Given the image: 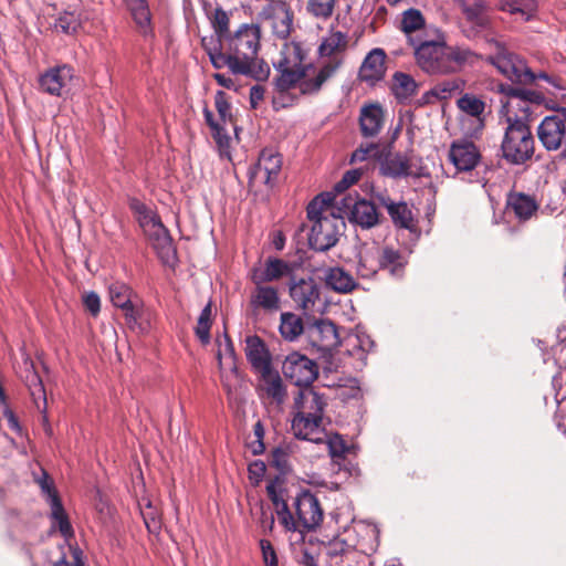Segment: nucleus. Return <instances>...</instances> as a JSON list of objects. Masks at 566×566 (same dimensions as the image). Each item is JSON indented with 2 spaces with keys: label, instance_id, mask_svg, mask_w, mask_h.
<instances>
[{
  "label": "nucleus",
  "instance_id": "6e6d98bb",
  "mask_svg": "<svg viewBox=\"0 0 566 566\" xmlns=\"http://www.w3.org/2000/svg\"><path fill=\"white\" fill-rule=\"evenodd\" d=\"M363 172H364V170L361 168L347 170L343 175L342 179L335 184L334 190L337 193H342V192L346 191L350 186L355 185L356 182H358L360 180Z\"/></svg>",
  "mask_w": 566,
  "mask_h": 566
},
{
  "label": "nucleus",
  "instance_id": "e2e57ef3",
  "mask_svg": "<svg viewBox=\"0 0 566 566\" xmlns=\"http://www.w3.org/2000/svg\"><path fill=\"white\" fill-rule=\"evenodd\" d=\"M248 472L249 479L253 481L255 485H258L266 472V465L263 461L255 460L249 464Z\"/></svg>",
  "mask_w": 566,
  "mask_h": 566
},
{
  "label": "nucleus",
  "instance_id": "39448f33",
  "mask_svg": "<svg viewBox=\"0 0 566 566\" xmlns=\"http://www.w3.org/2000/svg\"><path fill=\"white\" fill-rule=\"evenodd\" d=\"M347 45L348 36L340 31L332 30L329 34L322 40L318 46L319 56L329 57V60L322 65L313 80L301 83L302 94H315L322 88L323 84L331 78L342 65L343 59L339 57V54L346 51Z\"/></svg>",
  "mask_w": 566,
  "mask_h": 566
},
{
  "label": "nucleus",
  "instance_id": "dca6fc26",
  "mask_svg": "<svg viewBox=\"0 0 566 566\" xmlns=\"http://www.w3.org/2000/svg\"><path fill=\"white\" fill-rule=\"evenodd\" d=\"M24 374L22 378L29 388L32 400L36 407V409L42 413L43 421L48 422L46 416V391L43 385L41 377L39 376L33 360L25 356L23 359Z\"/></svg>",
  "mask_w": 566,
  "mask_h": 566
},
{
  "label": "nucleus",
  "instance_id": "6e6552de",
  "mask_svg": "<svg viewBox=\"0 0 566 566\" xmlns=\"http://www.w3.org/2000/svg\"><path fill=\"white\" fill-rule=\"evenodd\" d=\"M292 522L294 527L289 532H310L317 528L324 518L318 499L310 491H302L293 501Z\"/></svg>",
  "mask_w": 566,
  "mask_h": 566
},
{
  "label": "nucleus",
  "instance_id": "052dcab7",
  "mask_svg": "<svg viewBox=\"0 0 566 566\" xmlns=\"http://www.w3.org/2000/svg\"><path fill=\"white\" fill-rule=\"evenodd\" d=\"M262 559L265 566H279L277 555L269 539L260 541Z\"/></svg>",
  "mask_w": 566,
  "mask_h": 566
},
{
  "label": "nucleus",
  "instance_id": "603ef678",
  "mask_svg": "<svg viewBox=\"0 0 566 566\" xmlns=\"http://www.w3.org/2000/svg\"><path fill=\"white\" fill-rule=\"evenodd\" d=\"M38 484L49 505H51V503H54V499L61 500L54 485V481L45 471H43L42 476L38 479Z\"/></svg>",
  "mask_w": 566,
  "mask_h": 566
},
{
  "label": "nucleus",
  "instance_id": "4d7b16f0",
  "mask_svg": "<svg viewBox=\"0 0 566 566\" xmlns=\"http://www.w3.org/2000/svg\"><path fill=\"white\" fill-rule=\"evenodd\" d=\"M214 105L222 123L232 122L231 105L223 91L216 93Z\"/></svg>",
  "mask_w": 566,
  "mask_h": 566
},
{
  "label": "nucleus",
  "instance_id": "72a5a7b5",
  "mask_svg": "<svg viewBox=\"0 0 566 566\" xmlns=\"http://www.w3.org/2000/svg\"><path fill=\"white\" fill-rule=\"evenodd\" d=\"M323 423V419L295 412L292 420V431L298 439L310 440L314 442L321 441L319 438H315L314 433L318 431Z\"/></svg>",
  "mask_w": 566,
  "mask_h": 566
},
{
  "label": "nucleus",
  "instance_id": "aec40b11",
  "mask_svg": "<svg viewBox=\"0 0 566 566\" xmlns=\"http://www.w3.org/2000/svg\"><path fill=\"white\" fill-rule=\"evenodd\" d=\"M481 154L473 142H453L449 150V159L458 171H471L476 167Z\"/></svg>",
  "mask_w": 566,
  "mask_h": 566
},
{
  "label": "nucleus",
  "instance_id": "774afa93",
  "mask_svg": "<svg viewBox=\"0 0 566 566\" xmlns=\"http://www.w3.org/2000/svg\"><path fill=\"white\" fill-rule=\"evenodd\" d=\"M211 135L220 147L229 144V136L221 124L211 129Z\"/></svg>",
  "mask_w": 566,
  "mask_h": 566
},
{
  "label": "nucleus",
  "instance_id": "4be33fe9",
  "mask_svg": "<svg viewBox=\"0 0 566 566\" xmlns=\"http://www.w3.org/2000/svg\"><path fill=\"white\" fill-rule=\"evenodd\" d=\"M145 235L148 238L163 264L175 268L178 261L177 249L168 229L161 224Z\"/></svg>",
  "mask_w": 566,
  "mask_h": 566
},
{
  "label": "nucleus",
  "instance_id": "9d476101",
  "mask_svg": "<svg viewBox=\"0 0 566 566\" xmlns=\"http://www.w3.org/2000/svg\"><path fill=\"white\" fill-rule=\"evenodd\" d=\"M537 137L547 151H556L564 147L563 154H566V107L543 118L537 127Z\"/></svg>",
  "mask_w": 566,
  "mask_h": 566
},
{
  "label": "nucleus",
  "instance_id": "58836bf2",
  "mask_svg": "<svg viewBox=\"0 0 566 566\" xmlns=\"http://www.w3.org/2000/svg\"><path fill=\"white\" fill-rule=\"evenodd\" d=\"M418 88L419 83H417L410 74L403 72H396L394 74L391 90L395 97L400 103H403L405 101L416 95Z\"/></svg>",
  "mask_w": 566,
  "mask_h": 566
},
{
  "label": "nucleus",
  "instance_id": "680f3d73",
  "mask_svg": "<svg viewBox=\"0 0 566 566\" xmlns=\"http://www.w3.org/2000/svg\"><path fill=\"white\" fill-rule=\"evenodd\" d=\"M83 304L85 310L96 317L101 312V298L95 292H87L83 295Z\"/></svg>",
  "mask_w": 566,
  "mask_h": 566
},
{
  "label": "nucleus",
  "instance_id": "a18cd8bd",
  "mask_svg": "<svg viewBox=\"0 0 566 566\" xmlns=\"http://www.w3.org/2000/svg\"><path fill=\"white\" fill-rule=\"evenodd\" d=\"M212 326V304L208 302V304L202 308L197 326L195 327V334L199 338V340L207 345L210 343V329Z\"/></svg>",
  "mask_w": 566,
  "mask_h": 566
},
{
  "label": "nucleus",
  "instance_id": "3c124183",
  "mask_svg": "<svg viewBox=\"0 0 566 566\" xmlns=\"http://www.w3.org/2000/svg\"><path fill=\"white\" fill-rule=\"evenodd\" d=\"M458 106L461 111L474 117H479L485 108L483 101L469 94H465L458 99Z\"/></svg>",
  "mask_w": 566,
  "mask_h": 566
},
{
  "label": "nucleus",
  "instance_id": "1a4fd4ad",
  "mask_svg": "<svg viewBox=\"0 0 566 566\" xmlns=\"http://www.w3.org/2000/svg\"><path fill=\"white\" fill-rule=\"evenodd\" d=\"M112 304L122 310L127 327L135 331L143 314V302L125 283L114 282L108 287Z\"/></svg>",
  "mask_w": 566,
  "mask_h": 566
},
{
  "label": "nucleus",
  "instance_id": "f3484780",
  "mask_svg": "<svg viewBox=\"0 0 566 566\" xmlns=\"http://www.w3.org/2000/svg\"><path fill=\"white\" fill-rule=\"evenodd\" d=\"M290 296L304 312L313 311L321 298L319 286L312 277L300 279L291 282Z\"/></svg>",
  "mask_w": 566,
  "mask_h": 566
},
{
  "label": "nucleus",
  "instance_id": "412c9836",
  "mask_svg": "<svg viewBox=\"0 0 566 566\" xmlns=\"http://www.w3.org/2000/svg\"><path fill=\"white\" fill-rule=\"evenodd\" d=\"M327 407V399L324 395L314 390L313 387L302 388L294 397L293 408L295 412L323 419Z\"/></svg>",
  "mask_w": 566,
  "mask_h": 566
},
{
  "label": "nucleus",
  "instance_id": "393cba45",
  "mask_svg": "<svg viewBox=\"0 0 566 566\" xmlns=\"http://www.w3.org/2000/svg\"><path fill=\"white\" fill-rule=\"evenodd\" d=\"M311 344L318 349H331L339 342L336 325L328 319H317L306 328Z\"/></svg>",
  "mask_w": 566,
  "mask_h": 566
},
{
  "label": "nucleus",
  "instance_id": "c85d7f7f",
  "mask_svg": "<svg viewBox=\"0 0 566 566\" xmlns=\"http://www.w3.org/2000/svg\"><path fill=\"white\" fill-rule=\"evenodd\" d=\"M506 206L520 221L530 220L539 208L535 197L524 192H510Z\"/></svg>",
  "mask_w": 566,
  "mask_h": 566
},
{
  "label": "nucleus",
  "instance_id": "0e129e2a",
  "mask_svg": "<svg viewBox=\"0 0 566 566\" xmlns=\"http://www.w3.org/2000/svg\"><path fill=\"white\" fill-rule=\"evenodd\" d=\"M52 566H85L82 559V552L78 548L72 549V560H66L62 557L57 562H54Z\"/></svg>",
  "mask_w": 566,
  "mask_h": 566
},
{
  "label": "nucleus",
  "instance_id": "c03bdc74",
  "mask_svg": "<svg viewBox=\"0 0 566 566\" xmlns=\"http://www.w3.org/2000/svg\"><path fill=\"white\" fill-rule=\"evenodd\" d=\"M291 447L287 444L275 447L271 450L269 465L279 471V475L283 478L292 471L291 464Z\"/></svg>",
  "mask_w": 566,
  "mask_h": 566
},
{
  "label": "nucleus",
  "instance_id": "09e8293b",
  "mask_svg": "<svg viewBox=\"0 0 566 566\" xmlns=\"http://www.w3.org/2000/svg\"><path fill=\"white\" fill-rule=\"evenodd\" d=\"M81 27V21L74 12L65 11L59 15L54 23V30L64 34H73Z\"/></svg>",
  "mask_w": 566,
  "mask_h": 566
},
{
  "label": "nucleus",
  "instance_id": "f704fd0d",
  "mask_svg": "<svg viewBox=\"0 0 566 566\" xmlns=\"http://www.w3.org/2000/svg\"><path fill=\"white\" fill-rule=\"evenodd\" d=\"M424 18L418 9L410 8L402 13L400 29L412 48L423 40L418 35H413V33L421 31L424 28Z\"/></svg>",
  "mask_w": 566,
  "mask_h": 566
},
{
  "label": "nucleus",
  "instance_id": "cd10ccee",
  "mask_svg": "<svg viewBox=\"0 0 566 566\" xmlns=\"http://www.w3.org/2000/svg\"><path fill=\"white\" fill-rule=\"evenodd\" d=\"M280 75L275 78V87L281 97L284 98V94L296 85L301 90V83L306 81V71L304 67L292 69L289 66V61L284 59L277 65ZM308 78L307 81H310Z\"/></svg>",
  "mask_w": 566,
  "mask_h": 566
},
{
  "label": "nucleus",
  "instance_id": "4c0bfd02",
  "mask_svg": "<svg viewBox=\"0 0 566 566\" xmlns=\"http://www.w3.org/2000/svg\"><path fill=\"white\" fill-rule=\"evenodd\" d=\"M327 286L339 293H349L356 289L357 283L350 273L343 268L335 266L327 270L325 274Z\"/></svg>",
  "mask_w": 566,
  "mask_h": 566
},
{
  "label": "nucleus",
  "instance_id": "ddd939ff",
  "mask_svg": "<svg viewBox=\"0 0 566 566\" xmlns=\"http://www.w3.org/2000/svg\"><path fill=\"white\" fill-rule=\"evenodd\" d=\"M454 2L471 24V30L464 31L467 38H473L491 28V19L485 13L486 0H454Z\"/></svg>",
  "mask_w": 566,
  "mask_h": 566
},
{
  "label": "nucleus",
  "instance_id": "a211bd4d",
  "mask_svg": "<svg viewBox=\"0 0 566 566\" xmlns=\"http://www.w3.org/2000/svg\"><path fill=\"white\" fill-rule=\"evenodd\" d=\"M343 206L349 211V220L361 228L369 229L379 223L376 206L366 199L345 198Z\"/></svg>",
  "mask_w": 566,
  "mask_h": 566
},
{
  "label": "nucleus",
  "instance_id": "37998d69",
  "mask_svg": "<svg viewBox=\"0 0 566 566\" xmlns=\"http://www.w3.org/2000/svg\"><path fill=\"white\" fill-rule=\"evenodd\" d=\"M379 261L381 269L388 270L392 275H400L405 266L402 254L391 247H379Z\"/></svg>",
  "mask_w": 566,
  "mask_h": 566
},
{
  "label": "nucleus",
  "instance_id": "2eb2a0df",
  "mask_svg": "<svg viewBox=\"0 0 566 566\" xmlns=\"http://www.w3.org/2000/svg\"><path fill=\"white\" fill-rule=\"evenodd\" d=\"M258 374L260 375V396L268 399L271 405L282 407L287 399V388L279 371L271 367Z\"/></svg>",
  "mask_w": 566,
  "mask_h": 566
},
{
  "label": "nucleus",
  "instance_id": "7c9ffc66",
  "mask_svg": "<svg viewBox=\"0 0 566 566\" xmlns=\"http://www.w3.org/2000/svg\"><path fill=\"white\" fill-rule=\"evenodd\" d=\"M378 201L380 206L387 209L396 227L401 229H411L413 227L412 211L406 202H395L390 197L384 195L378 196Z\"/></svg>",
  "mask_w": 566,
  "mask_h": 566
},
{
  "label": "nucleus",
  "instance_id": "8fccbe9b",
  "mask_svg": "<svg viewBox=\"0 0 566 566\" xmlns=\"http://www.w3.org/2000/svg\"><path fill=\"white\" fill-rule=\"evenodd\" d=\"M224 340H226V348H224V352L226 354L228 355V357L230 358V375H221V380H222V385L224 387V389L230 394L231 392V381H230V377L233 376L234 378H239V369H238V366H237V363H235V350H234V345L231 340V338L229 337L228 334H224Z\"/></svg>",
  "mask_w": 566,
  "mask_h": 566
},
{
  "label": "nucleus",
  "instance_id": "c756f323",
  "mask_svg": "<svg viewBox=\"0 0 566 566\" xmlns=\"http://www.w3.org/2000/svg\"><path fill=\"white\" fill-rule=\"evenodd\" d=\"M412 151L396 153L389 155L381 165L382 174L392 178L407 177L410 175L420 176L412 171Z\"/></svg>",
  "mask_w": 566,
  "mask_h": 566
},
{
  "label": "nucleus",
  "instance_id": "4468645a",
  "mask_svg": "<svg viewBox=\"0 0 566 566\" xmlns=\"http://www.w3.org/2000/svg\"><path fill=\"white\" fill-rule=\"evenodd\" d=\"M74 77V69L69 64L50 67L39 77V87L43 93L62 96L65 87Z\"/></svg>",
  "mask_w": 566,
  "mask_h": 566
},
{
  "label": "nucleus",
  "instance_id": "6ab92c4d",
  "mask_svg": "<svg viewBox=\"0 0 566 566\" xmlns=\"http://www.w3.org/2000/svg\"><path fill=\"white\" fill-rule=\"evenodd\" d=\"M293 273L291 263L274 256H269L262 266L251 269V281L253 283H270L290 276Z\"/></svg>",
  "mask_w": 566,
  "mask_h": 566
},
{
  "label": "nucleus",
  "instance_id": "864d4df0",
  "mask_svg": "<svg viewBox=\"0 0 566 566\" xmlns=\"http://www.w3.org/2000/svg\"><path fill=\"white\" fill-rule=\"evenodd\" d=\"M326 444L328 453L333 459H343L348 451L345 440L337 433L329 436Z\"/></svg>",
  "mask_w": 566,
  "mask_h": 566
},
{
  "label": "nucleus",
  "instance_id": "9b49d317",
  "mask_svg": "<svg viewBox=\"0 0 566 566\" xmlns=\"http://www.w3.org/2000/svg\"><path fill=\"white\" fill-rule=\"evenodd\" d=\"M282 373L297 387L307 388L318 377V365L307 356L293 352L283 360Z\"/></svg>",
  "mask_w": 566,
  "mask_h": 566
},
{
  "label": "nucleus",
  "instance_id": "b1692460",
  "mask_svg": "<svg viewBox=\"0 0 566 566\" xmlns=\"http://www.w3.org/2000/svg\"><path fill=\"white\" fill-rule=\"evenodd\" d=\"M386 112L378 102L364 104L359 112V130L363 137H376L385 124Z\"/></svg>",
  "mask_w": 566,
  "mask_h": 566
},
{
  "label": "nucleus",
  "instance_id": "2f4dec72",
  "mask_svg": "<svg viewBox=\"0 0 566 566\" xmlns=\"http://www.w3.org/2000/svg\"><path fill=\"white\" fill-rule=\"evenodd\" d=\"M379 245L364 244L358 253L357 273L364 279H370L381 270Z\"/></svg>",
  "mask_w": 566,
  "mask_h": 566
},
{
  "label": "nucleus",
  "instance_id": "e433bc0d",
  "mask_svg": "<svg viewBox=\"0 0 566 566\" xmlns=\"http://www.w3.org/2000/svg\"><path fill=\"white\" fill-rule=\"evenodd\" d=\"M255 290L252 294V304L265 311H277L280 308V297L276 287L266 285V283H254Z\"/></svg>",
  "mask_w": 566,
  "mask_h": 566
},
{
  "label": "nucleus",
  "instance_id": "a878e982",
  "mask_svg": "<svg viewBox=\"0 0 566 566\" xmlns=\"http://www.w3.org/2000/svg\"><path fill=\"white\" fill-rule=\"evenodd\" d=\"M386 53L382 49H373L364 59L358 77L361 82L375 85L386 74Z\"/></svg>",
  "mask_w": 566,
  "mask_h": 566
},
{
  "label": "nucleus",
  "instance_id": "f8f14e48",
  "mask_svg": "<svg viewBox=\"0 0 566 566\" xmlns=\"http://www.w3.org/2000/svg\"><path fill=\"white\" fill-rule=\"evenodd\" d=\"M282 168V157L271 148H264L256 164L250 169L249 179L253 182L260 179L265 185L272 186Z\"/></svg>",
  "mask_w": 566,
  "mask_h": 566
},
{
  "label": "nucleus",
  "instance_id": "5fc2aeb1",
  "mask_svg": "<svg viewBox=\"0 0 566 566\" xmlns=\"http://www.w3.org/2000/svg\"><path fill=\"white\" fill-rule=\"evenodd\" d=\"M461 86L462 82L460 80L450 78L438 83L433 87L438 94V99L444 101L450 98L453 93L459 92Z\"/></svg>",
  "mask_w": 566,
  "mask_h": 566
},
{
  "label": "nucleus",
  "instance_id": "13d9d810",
  "mask_svg": "<svg viewBox=\"0 0 566 566\" xmlns=\"http://www.w3.org/2000/svg\"><path fill=\"white\" fill-rule=\"evenodd\" d=\"M378 156L377 144L370 143L367 145H360L350 157V163L365 161L369 158H376Z\"/></svg>",
  "mask_w": 566,
  "mask_h": 566
},
{
  "label": "nucleus",
  "instance_id": "f03ea898",
  "mask_svg": "<svg viewBox=\"0 0 566 566\" xmlns=\"http://www.w3.org/2000/svg\"><path fill=\"white\" fill-rule=\"evenodd\" d=\"M417 65L430 75H448L476 65L483 56L464 45L444 41L422 40L413 46Z\"/></svg>",
  "mask_w": 566,
  "mask_h": 566
},
{
  "label": "nucleus",
  "instance_id": "20e7f679",
  "mask_svg": "<svg viewBox=\"0 0 566 566\" xmlns=\"http://www.w3.org/2000/svg\"><path fill=\"white\" fill-rule=\"evenodd\" d=\"M227 40L229 51L232 52L237 61H239V64L244 65V75H253L256 80H264L269 76L270 69L266 64L264 67L260 65L256 74H253L252 70L260 49V24H242L239 30Z\"/></svg>",
  "mask_w": 566,
  "mask_h": 566
},
{
  "label": "nucleus",
  "instance_id": "473e14b6",
  "mask_svg": "<svg viewBox=\"0 0 566 566\" xmlns=\"http://www.w3.org/2000/svg\"><path fill=\"white\" fill-rule=\"evenodd\" d=\"M124 2L135 21L137 31L144 36L151 35V14L148 0H124Z\"/></svg>",
  "mask_w": 566,
  "mask_h": 566
},
{
  "label": "nucleus",
  "instance_id": "bb28decb",
  "mask_svg": "<svg viewBox=\"0 0 566 566\" xmlns=\"http://www.w3.org/2000/svg\"><path fill=\"white\" fill-rule=\"evenodd\" d=\"M244 343V354L254 371L260 373L272 367L271 354L260 336L249 335Z\"/></svg>",
  "mask_w": 566,
  "mask_h": 566
},
{
  "label": "nucleus",
  "instance_id": "338daca9",
  "mask_svg": "<svg viewBox=\"0 0 566 566\" xmlns=\"http://www.w3.org/2000/svg\"><path fill=\"white\" fill-rule=\"evenodd\" d=\"M438 101H439L438 94H437L434 87H432L431 90L423 93L421 95V97L416 101L415 104H416V107H423L426 105L433 104Z\"/></svg>",
  "mask_w": 566,
  "mask_h": 566
},
{
  "label": "nucleus",
  "instance_id": "0eeeda50",
  "mask_svg": "<svg viewBox=\"0 0 566 566\" xmlns=\"http://www.w3.org/2000/svg\"><path fill=\"white\" fill-rule=\"evenodd\" d=\"M295 13L287 0H262L256 13L258 24L269 27L271 34L286 41L294 32Z\"/></svg>",
  "mask_w": 566,
  "mask_h": 566
},
{
  "label": "nucleus",
  "instance_id": "c9c22d12",
  "mask_svg": "<svg viewBox=\"0 0 566 566\" xmlns=\"http://www.w3.org/2000/svg\"><path fill=\"white\" fill-rule=\"evenodd\" d=\"M129 209L134 213L145 234L163 224L159 216L153 212L151 209L138 199L133 198L129 200Z\"/></svg>",
  "mask_w": 566,
  "mask_h": 566
},
{
  "label": "nucleus",
  "instance_id": "5701e85b",
  "mask_svg": "<svg viewBox=\"0 0 566 566\" xmlns=\"http://www.w3.org/2000/svg\"><path fill=\"white\" fill-rule=\"evenodd\" d=\"M284 479L281 476H274L269 480L266 484V494L271 500L275 513L279 517V522L284 528L294 527L292 522V511L285 499V489H283Z\"/></svg>",
  "mask_w": 566,
  "mask_h": 566
},
{
  "label": "nucleus",
  "instance_id": "79ce46f5",
  "mask_svg": "<svg viewBox=\"0 0 566 566\" xmlns=\"http://www.w3.org/2000/svg\"><path fill=\"white\" fill-rule=\"evenodd\" d=\"M51 513L50 517L52 521V526L57 527L59 532L64 538H71L74 536V530L71 525L69 516L64 510L61 500L54 499V503L50 505Z\"/></svg>",
  "mask_w": 566,
  "mask_h": 566
},
{
  "label": "nucleus",
  "instance_id": "bf43d9fd",
  "mask_svg": "<svg viewBox=\"0 0 566 566\" xmlns=\"http://www.w3.org/2000/svg\"><path fill=\"white\" fill-rule=\"evenodd\" d=\"M142 515L145 525L150 533H156L161 528L159 515L150 504H148L145 510H142Z\"/></svg>",
  "mask_w": 566,
  "mask_h": 566
},
{
  "label": "nucleus",
  "instance_id": "a19ab883",
  "mask_svg": "<svg viewBox=\"0 0 566 566\" xmlns=\"http://www.w3.org/2000/svg\"><path fill=\"white\" fill-rule=\"evenodd\" d=\"M209 59L211 64L214 69H222L224 66L229 67L231 73L233 74H240L244 75L243 66L242 64H239V61L234 57L231 51H229V48L227 49V52H222V46L220 49H217L216 46L209 49Z\"/></svg>",
  "mask_w": 566,
  "mask_h": 566
},
{
  "label": "nucleus",
  "instance_id": "de8ad7c7",
  "mask_svg": "<svg viewBox=\"0 0 566 566\" xmlns=\"http://www.w3.org/2000/svg\"><path fill=\"white\" fill-rule=\"evenodd\" d=\"M210 22L216 35L219 36L220 40H227L229 38L230 18L221 7L214 9L210 15Z\"/></svg>",
  "mask_w": 566,
  "mask_h": 566
},
{
  "label": "nucleus",
  "instance_id": "7ed1b4c3",
  "mask_svg": "<svg viewBox=\"0 0 566 566\" xmlns=\"http://www.w3.org/2000/svg\"><path fill=\"white\" fill-rule=\"evenodd\" d=\"M310 226L311 249L325 252L335 247L345 229V221L333 211L332 197L319 195L306 208Z\"/></svg>",
  "mask_w": 566,
  "mask_h": 566
},
{
  "label": "nucleus",
  "instance_id": "f257e3e1",
  "mask_svg": "<svg viewBox=\"0 0 566 566\" xmlns=\"http://www.w3.org/2000/svg\"><path fill=\"white\" fill-rule=\"evenodd\" d=\"M486 42L494 45L495 53L489 55L485 61L494 65L502 75L512 82V84H500V92L507 97L506 104H515L527 119L532 115L531 105L539 106L545 102L543 93L522 87L535 82L534 72L527 66L524 59L509 51L501 41L486 38Z\"/></svg>",
  "mask_w": 566,
  "mask_h": 566
},
{
  "label": "nucleus",
  "instance_id": "423d86ee",
  "mask_svg": "<svg viewBox=\"0 0 566 566\" xmlns=\"http://www.w3.org/2000/svg\"><path fill=\"white\" fill-rule=\"evenodd\" d=\"M507 127L501 145L503 158L513 165H523L535 150V142L530 126L524 119L507 117Z\"/></svg>",
  "mask_w": 566,
  "mask_h": 566
},
{
  "label": "nucleus",
  "instance_id": "49530a36",
  "mask_svg": "<svg viewBox=\"0 0 566 566\" xmlns=\"http://www.w3.org/2000/svg\"><path fill=\"white\" fill-rule=\"evenodd\" d=\"M336 0H307L306 11L316 19L328 20L335 11Z\"/></svg>",
  "mask_w": 566,
  "mask_h": 566
},
{
  "label": "nucleus",
  "instance_id": "69168bd1",
  "mask_svg": "<svg viewBox=\"0 0 566 566\" xmlns=\"http://www.w3.org/2000/svg\"><path fill=\"white\" fill-rule=\"evenodd\" d=\"M265 88L264 86L256 84L250 88V105L251 108L256 109L260 102L264 99Z\"/></svg>",
  "mask_w": 566,
  "mask_h": 566
},
{
  "label": "nucleus",
  "instance_id": "ea45409f",
  "mask_svg": "<svg viewBox=\"0 0 566 566\" xmlns=\"http://www.w3.org/2000/svg\"><path fill=\"white\" fill-rule=\"evenodd\" d=\"M281 336L289 342L297 339L305 331L302 317L292 312H284L280 317Z\"/></svg>",
  "mask_w": 566,
  "mask_h": 566
}]
</instances>
